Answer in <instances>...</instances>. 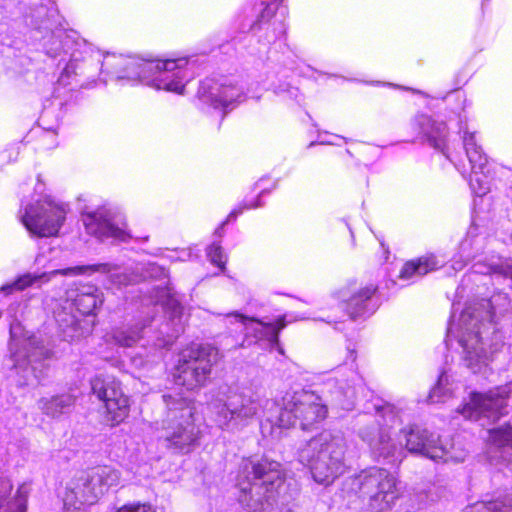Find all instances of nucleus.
<instances>
[{
	"mask_svg": "<svg viewBox=\"0 0 512 512\" xmlns=\"http://www.w3.org/2000/svg\"><path fill=\"white\" fill-rule=\"evenodd\" d=\"M375 409L373 420L359 429V437L369 446L375 459L390 464L400 463L405 457V449L390 433V428L399 422L398 414L390 404L375 406Z\"/></svg>",
	"mask_w": 512,
	"mask_h": 512,
	"instance_id": "9b49d317",
	"label": "nucleus"
},
{
	"mask_svg": "<svg viewBox=\"0 0 512 512\" xmlns=\"http://www.w3.org/2000/svg\"><path fill=\"white\" fill-rule=\"evenodd\" d=\"M217 354L215 348L198 344L183 349L173 370L175 384L188 391L204 386L217 362Z\"/></svg>",
	"mask_w": 512,
	"mask_h": 512,
	"instance_id": "ddd939ff",
	"label": "nucleus"
},
{
	"mask_svg": "<svg viewBox=\"0 0 512 512\" xmlns=\"http://www.w3.org/2000/svg\"><path fill=\"white\" fill-rule=\"evenodd\" d=\"M169 259L171 261H178L176 251L172 252V254L169 256Z\"/></svg>",
	"mask_w": 512,
	"mask_h": 512,
	"instance_id": "37998d69",
	"label": "nucleus"
},
{
	"mask_svg": "<svg viewBox=\"0 0 512 512\" xmlns=\"http://www.w3.org/2000/svg\"><path fill=\"white\" fill-rule=\"evenodd\" d=\"M35 262L40 265L42 263V255H37L36 259H35Z\"/></svg>",
	"mask_w": 512,
	"mask_h": 512,
	"instance_id": "c03bdc74",
	"label": "nucleus"
},
{
	"mask_svg": "<svg viewBox=\"0 0 512 512\" xmlns=\"http://www.w3.org/2000/svg\"><path fill=\"white\" fill-rule=\"evenodd\" d=\"M400 434L405 439L404 449L410 453L421 454L434 461L445 463H461L467 457L464 449L455 447L454 444L449 447L447 444L444 445L438 435L420 426L404 428Z\"/></svg>",
	"mask_w": 512,
	"mask_h": 512,
	"instance_id": "2eb2a0df",
	"label": "nucleus"
},
{
	"mask_svg": "<svg viewBox=\"0 0 512 512\" xmlns=\"http://www.w3.org/2000/svg\"><path fill=\"white\" fill-rule=\"evenodd\" d=\"M151 60H145L136 56H124L116 54L100 53L98 73H105L110 79L126 81L131 85L141 83L148 85L149 68Z\"/></svg>",
	"mask_w": 512,
	"mask_h": 512,
	"instance_id": "4be33fe9",
	"label": "nucleus"
},
{
	"mask_svg": "<svg viewBox=\"0 0 512 512\" xmlns=\"http://www.w3.org/2000/svg\"><path fill=\"white\" fill-rule=\"evenodd\" d=\"M75 399L70 394H60L49 397H42L38 401L39 410L47 417L58 419L70 412Z\"/></svg>",
	"mask_w": 512,
	"mask_h": 512,
	"instance_id": "c756f323",
	"label": "nucleus"
},
{
	"mask_svg": "<svg viewBox=\"0 0 512 512\" xmlns=\"http://www.w3.org/2000/svg\"><path fill=\"white\" fill-rule=\"evenodd\" d=\"M43 49L51 58L66 62L58 82L67 86L71 79L83 76L91 79L98 74L100 51L74 30L56 29L44 37Z\"/></svg>",
	"mask_w": 512,
	"mask_h": 512,
	"instance_id": "20e7f679",
	"label": "nucleus"
},
{
	"mask_svg": "<svg viewBox=\"0 0 512 512\" xmlns=\"http://www.w3.org/2000/svg\"><path fill=\"white\" fill-rule=\"evenodd\" d=\"M335 139H341L347 142L348 140L342 136L339 135H329L327 132L324 134L320 133L318 136L317 143L322 145H338V143L335 141ZM316 142H311L310 147L314 146Z\"/></svg>",
	"mask_w": 512,
	"mask_h": 512,
	"instance_id": "ea45409f",
	"label": "nucleus"
},
{
	"mask_svg": "<svg viewBox=\"0 0 512 512\" xmlns=\"http://www.w3.org/2000/svg\"><path fill=\"white\" fill-rule=\"evenodd\" d=\"M356 351L347 347V356L343 364L335 370V376L324 383L323 393L330 395L331 400L341 408L351 409L358 393L363 390L364 380L356 366Z\"/></svg>",
	"mask_w": 512,
	"mask_h": 512,
	"instance_id": "dca6fc26",
	"label": "nucleus"
},
{
	"mask_svg": "<svg viewBox=\"0 0 512 512\" xmlns=\"http://www.w3.org/2000/svg\"><path fill=\"white\" fill-rule=\"evenodd\" d=\"M398 485L399 480L392 472L374 466L345 479L343 491L368 497L371 512H386L400 496Z\"/></svg>",
	"mask_w": 512,
	"mask_h": 512,
	"instance_id": "6e6552de",
	"label": "nucleus"
},
{
	"mask_svg": "<svg viewBox=\"0 0 512 512\" xmlns=\"http://www.w3.org/2000/svg\"><path fill=\"white\" fill-rule=\"evenodd\" d=\"M148 72V87L176 94H183L186 83L193 78L190 60L186 57L151 60Z\"/></svg>",
	"mask_w": 512,
	"mask_h": 512,
	"instance_id": "f3484780",
	"label": "nucleus"
},
{
	"mask_svg": "<svg viewBox=\"0 0 512 512\" xmlns=\"http://www.w3.org/2000/svg\"><path fill=\"white\" fill-rule=\"evenodd\" d=\"M484 237L479 233V228L472 224L459 243L458 250L451 259V267L454 271L462 270L466 264L483 248Z\"/></svg>",
	"mask_w": 512,
	"mask_h": 512,
	"instance_id": "bb28decb",
	"label": "nucleus"
},
{
	"mask_svg": "<svg viewBox=\"0 0 512 512\" xmlns=\"http://www.w3.org/2000/svg\"><path fill=\"white\" fill-rule=\"evenodd\" d=\"M208 409L215 424L228 432H239L261 417L279 427L298 425L308 430L321 423L328 412L321 397L307 390L287 392L280 407L257 393L227 394L220 390L208 402Z\"/></svg>",
	"mask_w": 512,
	"mask_h": 512,
	"instance_id": "f257e3e1",
	"label": "nucleus"
},
{
	"mask_svg": "<svg viewBox=\"0 0 512 512\" xmlns=\"http://www.w3.org/2000/svg\"><path fill=\"white\" fill-rule=\"evenodd\" d=\"M462 134L464 150L469 161L470 173L468 182L472 193L476 196H484L490 190L491 176L488 159L478 143L476 131H472L467 123L459 128Z\"/></svg>",
	"mask_w": 512,
	"mask_h": 512,
	"instance_id": "aec40b11",
	"label": "nucleus"
},
{
	"mask_svg": "<svg viewBox=\"0 0 512 512\" xmlns=\"http://www.w3.org/2000/svg\"><path fill=\"white\" fill-rule=\"evenodd\" d=\"M207 257L209 261L219 267L222 271L225 270V265L227 262V256L222 250V247L217 243H212L207 248Z\"/></svg>",
	"mask_w": 512,
	"mask_h": 512,
	"instance_id": "e433bc0d",
	"label": "nucleus"
},
{
	"mask_svg": "<svg viewBox=\"0 0 512 512\" xmlns=\"http://www.w3.org/2000/svg\"><path fill=\"white\" fill-rule=\"evenodd\" d=\"M155 301L156 303H161L163 309L170 314L172 322L181 316L182 307L179 301L169 293H166L165 297L163 295L157 297Z\"/></svg>",
	"mask_w": 512,
	"mask_h": 512,
	"instance_id": "c9c22d12",
	"label": "nucleus"
},
{
	"mask_svg": "<svg viewBox=\"0 0 512 512\" xmlns=\"http://www.w3.org/2000/svg\"><path fill=\"white\" fill-rule=\"evenodd\" d=\"M146 327V323L142 325L137 323L134 326L118 328L113 332L112 337L118 345L131 347L143 337Z\"/></svg>",
	"mask_w": 512,
	"mask_h": 512,
	"instance_id": "473e14b6",
	"label": "nucleus"
},
{
	"mask_svg": "<svg viewBox=\"0 0 512 512\" xmlns=\"http://www.w3.org/2000/svg\"><path fill=\"white\" fill-rule=\"evenodd\" d=\"M238 501L247 512H264L280 495L284 478L280 463L262 458L243 460L237 477Z\"/></svg>",
	"mask_w": 512,
	"mask_h": 512,
	"instance_id": "7ed1b4c3",
	"label": "nucleus"
},
{
	"mask_svg": "<svg viewBox=\"0 0 512 512\" xmlns=\"http://www.w3.org/2000/svg\"><path fill=\"white\" fill-rule=\"evenodd\" d=\"M489 442L498 448L512 449V427L504 425L490 429Z\"/></svg>",
	"mask_w": 512,
	"mask_h": 512,
	"instance_id": "f704fd0d",
	"label": "nucleus"
},
{
	"mask_svg": "<svg viewBox=\"0 0 512 512\" xmlns=\"http://www.w3.org/2000/svg\"><path fill=\"white\" fill-rule=\"evenodd\" d=\"M444 263V259H439L434 254L419 257L404 264L400 271V278L414 281L429 272L439 269Z\"/></svg>",
	"mask_w": 512,
	"mask_h": 512,
	"instance_id": "c85d7f7f",
	"label": "nucleus"
},
{
	"mask_svg": "<svg viewBox=\"0 0 512 512\" xmlns=\"http://www.w3.org/2000/svg\"><path fill=\"white\" fill-rule=\"evenodd\" d=\"M120 480V471L108 465L78 472L66 485L64 512H85L86 506L96 504L110 489L118 487Z\"/></svg>",
	"mask_w": 512,
	"mask_h": 512,
	"instance_id": "423d86ee",
	"label": "nucleus"
},
{
	"mask_svg": "<svg viewBox=\"0 0 512 512\" xmlns=\"http://www.w3.org/2000/svg\"><path fill=\"white\" fill-rule=\"evenodd\" d=\"M198 97L204 104L226 111L243 102L245 92L237 77L221 75L203 80L198 89Z\"/></svg>",
	"mask_w": 512,
	"mask_h": 512,
	"instance_id": "6ab92c4d",
	"label": "nucleus"
},
{
	"mask_svg": "<svg viewBox=\"0 0 512 512\" xmlns=\"http://www.w3.org/2000/svg\"><path fill=\"white\" fill-rule=\"evenodd\" d=\"M19 325L10 327V351L14 362V368L20 376V386L33 384V380L41 383L47 376L48 365L45 360L51 356V351L46 348L41 339L35 335L17 336Z\"/></svg>",
	"mask_w": 512,
	"mask_h": 512,
	"instance_id": "f8f14e48",
	"label": "nucleus"
},
{
	"mask_svg": "<svg viewBox=\"0 0 512 512\" xmlns=\"http://www.w3.org/2000/svg\"><path fill=\"white\" fill-rule=\"evenodd\" d=\"M512 496L505 495L495 500L477 501L465 508V512H511Z\"/></svg>",
	"mask_w": 512,
	"mask_h": 512,
	"instance_id": "2f4dec72",
	"label": "nucleus"
},
{
	"mask_svg": "<svg viewBox=\"0 0 512 512\" xmlns=\"http://www.w3.org/2000/svg\"><path fill=\"white\" fill-rule=\"evenodd\" d=\"M93 394L104 403L107 419L111 425L120 424L129 414V399L120 383L112 377L97 375L91 380Z\"/></svg>",
	"mask_w": 512,
	"mask_h": 512,
	"instance_id": "5701e85b",
	"label": "nucleus"
},
{
	"mask_svg": "<svg viewBox=\"0 0 512 512\" xmlns=\"http://www.w3.org/2000/svg\"><path fill=\"white\" fill-rule=\"evenodd\" d=\"M497 297H498L499 299H502L505 303L507 302V298H506V296H502L501 294H499Z\"/></svg>",
	"mask_w": 512,
	"mask_h": 512,
	"instance_id": "a18cd8bd",
	"label": "nucleus"
},
{
	"mask_svg": "<svg viewBox=\"0 0 512 512\" xmlns=\"http://www.w3.org/2000/svg\"><path fill=\"white\" fill-rule=\"evenodd\" d=\"M83 223L88 234L104 240L126 242L129 234L120 217L111 209L100 207L83 215Z\"/></svg>",
	"mask_w": 512,
	"mask_h": 512,
	"instance_id": "b1692460",
	"label": "nucleus"
},
{
	"mask_svg": "<svg viewBox=\"0 0 512 512\" xmlns=\"http://www.w3.org/2000/svg\"><path fill=\"white\" fill-rule=\"evenodd\" d=\"M177 254V260L178 261H187L191 258L192 254L189 250L182 249L179 251H176Z\"/></svg>",
	"mask_w": 512,
	"mask_h": 512,
	"instance_id": "79ce46f5",
	"label": "nucleus"
},
{
	"mask_svg": "<svg viewBox=\"0 0 512 512\" xmlns=\"http://www.w3.org/2000/svg\"><path fill=\"white\" fill-rule=\"evenodd\" d=\"M343 437L324 431L298 449V460L308 466L315 482L328 486L345 472Z\"/></svg>",
	"mask_w": 512,
	"mask_h": 512,
	"instance_id": "39448f33",
	"label": "nucleus"
},
{
	"mask_svg": "<svg viewBox=\"0 0 512 512\" xmlns=\"http://www.w3.org/2000/svg\"><path fill=\"white\" fill-rule=\"evenodd\" d=\"M116 512H156V510L150 504L134 503L124 505Z\"/></svg>",
	"mask_w": 512,
	"mask_h": 512,
	"instance_id": "58836bf2",
	"label": "nucleus"
},
{
	"mask_svg": "<svg viewBox=\"0 0 512 512\" xmlns=\"http://www.w3.org/2000/svg\"><path fill=\"white\" fill-rule=\"evenodd\" d=\"M411 127L417 136L427 141L434 149L441 151L452 163H454L456 169L466 177L467 170L465 166L457 164L447 145V127L444 122L433 120L429 115L417 114L411 121Z\"/></svg>",
	"mask_w": 512,
	"mask_h": 512,
	"instance_id": "393cba45",
	"label": "nucleus"
},
{
	"mask_svg": "<svg viewBox=\"0 0 512 512\" xmlns=\"http://www.w3.org/2000/svg\"><path fill=\"white\" fill-rule=\"evenodd\" d=\"M473 272L482 275H497L512 280V259L492 256L473 265Z\"/></svg>",
	"mask_w": 512,
	"mask_h": 512,
	"instance_id": "7c9ffc66",
	"label": "nucleus"
},
{
	"mask_svg": "<svg viewBox=\"0 0 512 512\" xmlns=\"http://www.w3.org/2000/svg\"><path fill=\"white\" fill-rule=\"evenodd\" d=\"M262 204L260 203V200L257 199L254 202H249L245 200L243 204L239 205L238 207L234 208L229 215L227 216L226 221L222 224L224 225L227 222L235 220L245 209H252L260 207Z\"/></svg>",
	"mask_w": 512,
	"mask_h": 512,
	"instance_id": "4c0bfd02",
	"label": "nucleus"
},
{
	"mask_svg": "<svg viewBox=\"0 0 512 512\" xmlns=\"http://www.w3.org/2000/svg\"><path fill=\"white\" fill-rule=\"evenodd\" d=\"M167 407L166 418L162 422L160 439L168 449L188 452L198 439L199 430L194 423V408L191 399L179 393L164 394Z\"/></svg>",
	"mask_w": 512,
	"mask_h": 512,
	"instance_id": "0eeeda50",
	"label": "nucleus"
},
{
	"mask_svg": "<svg viewBox=\"0 0 512 512\" xmlns=\"http://www.w3.org/2000/svg\"><path fill=\"white\" fill-rule=\"evenodd\" d=\"M69 206L51 196L39 198L24 208L21 221L26 229L38 237L56 236L63 226Z\"/></svg>",
	"mask_w": 512,
	"mask_h": 512,
	"instance_id": "4468645a",
	"label": "nucleus"
},
{
	"mask_svg": "<svg viewBox=\"0 0 512 512\" xmlns=\"http://www.w3.org/2000/svg\"><path fill=\"white\" fill-rule=\"evenodd\" d=\"M99 273L107 280L108 288L121 287L129 284L136 283L140 280L141 276L128 268H121L115 264L99 263L92 265H79L64 269H54L49 272H42L40 274L26 273L19 276L16 280L3 285L0 291L5 295L14 292L23 291L37 283L43 284L49 282L52 278L61 275L73 277L78 275H92Z\"/></svg>",
	"mask_w": 512,
	"mask_h": 512,
	"instance_id": "1a4fd4ad",
	"label": "nucleus"
},
{
	"mask_svg": "<svg viewBox=\"0 0 512 512\" xmlns=\"http://www.w3.org/2000/svg\"><path fill=\"white\" fill-rule=\"evenodd\" d=\"M12 490V484L6 477H0V512H26V502L29 487L22 484L13 499L7 500Z\"/></svg>",
	"mask_w": 512,
	"mask_h": 512,
	"instance_id": "cd10ccee",
	"label": "nucleus"
},
{
	"mask_svg": "<svg viewBox=\"0 0 512 512\" xmlns=\"http://www.w3.org/2000/svg\"><path fill=\"white\" fill-rule=\"evenodd\" d=\"M496 299L468 305L457 320L453 313L448 325L446 343L458 344L463 365L472 373L485 374L503 347L502 336L492 325Z\"/></svg>",
	"mask_w": 512,
	"mask_h": 512,
	"instance_id": "f03ea898",
	"label": "nucleus"
},
{
	"mask_svg": "<svg viewBox=\"0 0 512 512\" xmlns=\"http://www.w3.org/2000/svg\"><path fill=\"white\" fill-rule=\"evenodd\" d=\"M103 303L102 294L93 285H83L69 290L66 299L54 311V317L65 340L74 341L89 332L87 323L80 316L92 314Z\"/></svg>",
	"mask_w": 512,
	"mask_h": 512,
	"instance_id": "9d476101",
	"label": "nucleus"
},
{
	"mask_svg": "<svg viewBox=\"0 0 512 512\" xmlns=\"http://www.w3.org/2000/svg\"><path fill=\"white\" fill-rule=\"evenodd\" d=\"M512 392V383L497 387L487 393H473L468 403L458 410L464 418L479 421L481 426L498 420L506 407V400Z\"/></svg>",
	"mask_w": 512,
	"mask_h": 512,
	"instance_id": "a211bd4d",
	"label": "nucleus"
},
{
	"mask_svg": "<svg viewBox=\"0 0 512 512\" xmlns=\"http://www.w3.org/2000/svg\"><path fill=\"white\" fill-rule=\"evenodd\" d=\"M225 323L229 326H236L234 331L244 332L241 347L262 341H266L270 346H278L279 331L287 325L286 316L279 317L275 322H264L238 312L225 314Z\"/></svg>",
	"mask_w": 512,
	"mask_h": 512,
	"instance_id": "412c9836",
	"label": "nucleus"
},
{
	"mask_svg": "<svg viewBox=\"0 0 512 512\" xmlns=\"http://www.w3.org/2000/svg\"><path fill=\"white\" fill-rule=\"evenodd\" d=\"M377 286L369 283L364 286H353L349 289L350 295L345 298L346 311L351 318L368 316L377 309L375 293Z\"/></svg>",
	"mask_w": 512,
	"mask_h": 512,
	"instance_id": "a878e982",
	"label": "nucleus"
},
{
	"mask_svg": "<svg viewBox=\"0 0 512 512\" xmlns=\"http://www.w3.org/2000/svg\"><path fill=\"white\" fill-rule=\"evenodd\" d=\"M449 375L447 372H443L437 381V384L432 388L429 394V401L431 403L445 402L453 393V388L449 387Z\"/></svg>",
	"mask_w": 512,
	"mask_h": 512,
	"instance_id": "72a5a7b5",
	"label": "nucleus"
},
{
	"mask_svg": "<svg viewBox=\"0 0 512 512\" xmlns=\"http://www.w3.org/2000/svg\"><path fill=\"white\" fill-rule=\"evenodd\" d=\"M179 330H175L172 333H166L165 336L157 337V339L154 341V345L158 348H166L170 345H172L174 339L177 337Z\"/></svg>",
	"mask_w": 512,
	"mask_h": 512,
	"instance_id": "a19ab883",
	"label": "nucleus"
}]
</instances>
